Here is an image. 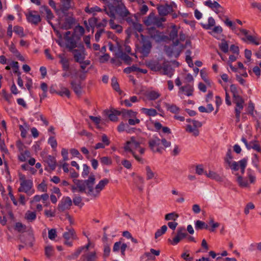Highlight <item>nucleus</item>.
I'll return each instance as SVG.
<instances>
[{
    "label": "nucleus",
    "mask_w": 261,
    "mask_h": 261,
    "mask_svg": "<svg viewBox=\"0 0 261 261\" xmlns=\"http://www.w3.org/2000/svg\"><path fill=\"white\" fill-rule=\"evenodd\" d=\"M95 182V176L93 174H91L87 179V195L93 198L98 197L99 196L101 191L109 182V180L107 178H103L100 180L95 187H94Z\"/></svg>",
    "instance_id": "f257e3e1"
},
{
    "label": "nucleus",
    "mask_w": 261,
    "mask_h": 261,
    "mask_svg": "<svg viewBox=\"0 0 261 261\" xmlns=\"http://www.w3.org/2000/svg\"><path fill=\"white\" fill-rule=\"evenodd\" d=\"M105 13L113 19L115 18V14H117L120 17L124 18L127 17L129 12L122 3L118 4L116 6L109 5L104 9Z\"/></svg>",
    "instance_id": "f03ea898"
},
{
    "label": "nucleus",
    "mask_w": 261,
    "mask_h": 261,
    "mask_svg": "<svg viewBox=\"0 0 261 261\" xmlns=\"http://www.w3.org/2000/svg\"><path fill=\"white\" fill-rule=\"evenodd\" d=\"M149 146L153 152L161 153L165 148L171 146V142L166 139H160L155 136H153L148 142Z\"/></svg>",
    "instance_id": "7ed1b4c3"
},
{
    "label": "nucleus",
    "mask_w": 261,
    "mask_h": 261,
    "mask_svg": "<svg viewBox=\"0 0 261 261\" xmlns=\"http://www.w3.org/2000/svg\"><path fill=\"white\" fill-rule=\"evenodd\" d=\"M172 41V45L168 47L166 49V53L170 57H174L175 58H177L186 46L183 44H179V40L178 39Z\"/></svg>",
    "instance_id": "20e7f679"
},
{
    "label": "nucleus",
    "mask_w": 261,
    "mask_h": 261,
    "mask_svg": "<svg viewBox=\"0 0 261 261\" xmlns=\"http://www.w3.org/2000/svg\"><path fill=\"white\" fill-rule=\"evenodd\" d=\"M240 32L237 34L238 35L241 36H244V37H242L241 39L244 42L249 41L254 45H258L261 44V37L257 36H253L248 34V31L244 29H239Z\"/></svg>",
    "instance_id": "39448f33"
},
{
    "label": "nucleus",
    "mask_w": 261,
    "mask_h": 261,
    "mask_svg": "<svg viewBox=\"0 0 261 261\" xmlns=\"http://www.w3.org/2000/svg\"><path fill=\"white\" fill-rule=\"evenodd\" d=\"M165 21V18L155 16L154 13H151L149 14L143 21L147 26L153 25L161 27L162 26V23Z\"/></svg>",
    "instance_id": "423d86ee"
},
{
    "label": "nucleus",
    "mask_w": 261,
    "mask_h": 261,
    "mask_svg": "<svg viewBox=\"0 0 261 261\" xmlns=\"http://www.w3.org/2000/svg\"><path fill=\"white\" fill-rule=\"evenodd\" d=\"M149 34L150 38L157 43L166 42L169 40L168 36L164 32H160L153 28L149 29Z\"/></svg>",
    "instance_id": "0eeeda50"
},
{
    "label": "nucleus",
    "mask_w": 261,
    "mask_h": 261,
    "mask_svg": "<svg viewBox=\"0 0 261 261\" xmlns=\"http://www.w3.org/2000/svg\"><path fill=\"white\" fill-rule=\"evenodd\" d=\"M74 186L71 187V191L73 193L81 192L85 193L87 195L88 187L87 186V179L73 180Z\"/></svg>",
    "instance_id": "6e6552de"
},
{
    "label": "nucleus",
    "mask_w": 261,
    "mask_h": 261,
    "mask_svg": "<svg viewBox=\"0 0 261 261\" xmlns=\"http://www.w3.org/2000/svg\"><path fill=\"white\" fill-rule=\"evenodd\" d=\"M140 37L141 38V43L142 44L140 51L143 56L146 57L150 51L152 44L148 37L144 36L141 34H140Z\"/></svg>",
    "instance_id": "1a4fd4ad"
},
{
    "label": "nucleus",
    "mask_w": 261,
    "mask_h": 261,
    "mask_svg": "<svg viewBox=\"0 0 261 261\" xmlns=\"http://www.w3.org/2000/svg\"><path fill=\"white\" fill-rule=\"evenodd\" d=\"M64 39L65 40L66 46L69 50L75 48L77 46V42L79 40L76 39V37L70 31H67L65 33Z\"/></svg>",
    "instance_id": "9d476101"
},
{
    "label": "nucleus",
    "mask_w": 261,
    "mask_h": 261,
    "mask_svg": "<svg viewBox=\"0 0 261 261\" xmlns=\"http://www.w3.org/2000/svg\"><path fill=\"white\" fill-rule=\"evenodd\" d=\"M233 102L236 103L235 113L236 121L239 122L240 119L241 111L244 108V101L241 96L239 95L233 96Z\"/></svg>",
    "instance_id": "9b49d317"
},
{
    "label": "nucleus",
    "mask_w": 261,
    "mask_h": 261,
    "mask_svg": "<svg viewBox=\"0 0 261 261\" xmlns=\"http://www.w3.org/2000/svg\"><path fill=\"white\" fill-rule=\"evenodd\" d=\"M73 56L75 61L79 63L82 62L86 57V51L84 46L80 45L76 49H72L69 50Z\"/></svg>",
    "instance_id": "f8f14e48"
},
{
    "label": "nucleus",
    "mask_w": 261,
    "mask_h": 261,
    "mask_svg": "<svg viewBox=\"0 0 261 261\" xmlns=\"http://www.w3.org/2000/svg\"><path fill=\"white\" fill-rule=\"evenodd\" d=\"M33 180L31 179H28L27 181L20 183V187L18 188V192H24L28 195H32L35 192L33 187Z\"/></svg>",
    "instance_id": "ddd939ff"
},
{
    "label": "nucleus",
    "mask_w": 261,
    "mask_h": 261,
    "mask_svg": "<svg viewBox=\"0 0 261 261\" xmlns=\"http://www.w3.org/2000/svg\"><path fill=\"white\" fill-rule=\"evenodd\" d=\"M140 143L136 140L135 137H132L129 140H128L124 145L123 148L126 152H133L139 148Z\"/></svg>",
    "instance_id": "4468645a"
},
{
    "label": "nucleus",
    "mask_w": 261,
    "mask_h": 261,
    "mask_svg": "<svg viewBox=\"0 0 261 261\" xmlns=\"http://www.w3.org/2000/svg\"><path fill=\"white\" fill-rule=\"evenodd\" d=\"M193 86L190 84H187L185 86H180L179 88L178 95L181 98H182V95H186L187 96H191L193 95Z\"/></svg>",
    "instance_id": "2eb2a0df"
},
{
    "label": "nucleus",
    "mask_w": 261,
    "mask_h": 261,
    "mask_svg": "<svg viewBox=\"0 0 261 261\" xmlns=\"http://www.w3.org/2000/svg\"><path fill=\"white\" fill-rule=\"evenodd\" d=\"M241 141L244 143L248 150L253 149L258 152H261V147L258 144L256 140H254L248 143L246 138L244 137H242L241 138Z\"/></svg>",
    "instance_id": "dca6fc26"
},
{
    "label": "nucleus",
    "mask_w": 261,
    "mask_h": 261,
    "mask_svg": "<svg viewBox=\"0 0 261 261\" xmlns=\"http://www.w3.org/2000/svg\"><path fill=\"white\" fill-rule=\"evenodd\" d=\"M25 16L28 21L32 24H37L41 21L40 16L36 11H30Z\"/></svg>",
    "instance_id": "f3484780"
},
{
    "label": "nucleus",
    "mask_w": 261,
    "mask_h": 261,
    "mask_svg": "<svg viewBox=\"0 0 261 261\" xmlns=\"http://www.w3.org/2000/svg\"><path fill=\"white\" fill-rule=\"evenodd\" d=\"M72 200L69 197H64L59 203L58 208L60 211L63 212L69 209L72 205Z\"/></svg>",
    "instance_id": "a211bd4d"
},
{
    "label": "nucleus",
    "mask_w": 261,
    "mask_h": 261,
    "mask_svg": "<svg viewBox=\"0 0 261 261\" xmlns=\"http://www.w3.org/2000/svg\"><path fill=\"white\" fill-rule=\"evenodd\" d=\"M187 236L184 228H179L178 229L176 235L173 238L171 244L173 245H177L181 240L185 238Z\"/></svg>",
    "instance_id": "6ab92c4d"
},
{
    "label": "nucleus",
    "mask_w": 261,
    "mask_h": 261,
    "mask_svg": "<svg viewBox=\"0 0 261 261\" xmlns=\"http://www.w3.org/2000/svg\"><path fill=\"white\" fill-rule=\"evenodd\" d=\"M97 258L95 251L85 252L81 256L83 261H96Z\"/></svg>",
    "instance_id": "aec40b11"
},
{
    "label": "nucleus",
    "mask_w": 261,
    "mask_h": 261,
    "mask_svg": "<svg viewBox=\"0 0 261 261\" xmlns=\"http://www.w3.org/2000/svg\"><path fill=\"white\" fill-rule=\"evenodd\" d=\"M40 9H41V11L42 12H45L46 13V19H47L48 23L49 24H50V25H51L53 28L54 29V30L56 31V29H55L54 26L53 25L52 23H51L50 22V20L51 19H52L54 17V15H53V13L51 12V11H50V10L46 6H41Z\"/></svg>",
    "instance_id": "412c9836"
},
{
    "label": "nucleus",
    "mask_w": 261,
    "mask_h": 261,
    "mask_svg": "<svg viewBox=\"0 0 261 261\" xmlns=\"http://www.w3.org/2000/svg\"><path fill=\"white\" fill-rule=\"evenodd\" d=\"M158 9L159 14L163 16L167 15L172 11V7L169 5L160 6Z\"/></svg>",
    "instance_id": "4be33fe9"
},
{
    "label": "nucleus",
    "mask_w": 261,
    "mask_h": 261,
    "mask_svg": "<svg viewBox=\"0 0 261 261\" xmlns=\"http://www.w3.org/2000/svg\"><path fill=\"white\" fill-rule=\"evenodd\" d=\"M145 96L148 100H155L160 97L161 94L158 91L149 90L146 93Z\"/></svg>",
    "instance_id": "5701e85b"
},
{
    "label": "nucleus",
    "mask_w": 261,
    "mask_h": 261,
    "mask_svg": "<svg viewBox=\"0 0 261 261\" xmlns=\"http://www.w3.org/2000/svg\"><path fill=\"white\" fill-rule=\"evenodd\" d=\"M115 55L117 57L123 60L127 64H130L132 62L131 58L121 50H119Z\"/></svg>",
    "instance_id": "b1692460"
},
{
    "label": "nucleus",
    "mask_w": 261,
    "mask_h": 261,
    "mask_svg": "<svg viewBox=\"0 0 261 261\" xmlns=\"http://www.w3.org/2000/svg\"><path fill=\"white\" fill-rule=\"evenodd\" d=\"M58 57L60 59V63L62 64L63 70L67 71L69 69V64L68 59L63 54L59 55Z\"/></svg>",
    "instance_id": "393cba45"
},
{
    "label": "nucleus",
    "mask_w": 261,
    "mask_h": 261,
    "mask_svg": "<svg viewBox=\"0 0 261 261\" xmlns=\"http://www.w3.org/2000/svg\"><path fill=\"white\" fill-rule=\"evenodd\" d=\"M145 169V175L147 180H151L156 178L157 175L155 172L153 171L149 166H146Z\"/></svg>",
    "instance_id": "a878e982"
},
{
    "label": "nucleus",
    "mask_w": 261,
    "mask_h": 261,
    "mask_svg": "<svg viewBox=\"0 0 261 261\" xmlns=\"http://www.w3.org/2000/svg\"><path fill=\"white\" fill-rule=\"evenodd\" d=\"M237 175V181L238 182L239 185L241 188H248L249 187L250 183L248 180L246 178H244L241 175H239L238 174H236Z\"/></svg>",
    "instance_id": "bb28decb"
},
{
    "label": "nucleus",
    "mask_w": 261,
    "mask_h": 261,
    "mask_svg": "<svg viewBox=\"0 0 261 261\" xmlns=\"http://www.w3.org/2000/svg\"><path fill=\"white\" fill-rule=\"evenodd\" d=\"M75 22V19L72 16H68L65 18V23L62 26L64 29L67 30L71 28Z\"/></svg>",
    "instance_id": "cd10ccee"
},
{
    "label": "nucleus",
    "mask_w": 261,
    "mask_h": 261,
    "mask_svg": "<svg viewBox=\"0 0 261 261\" xmlns=\"http://www.w3.org/2000/svg\"><path fill=\"white\" fill-rule=\"evenodd\" d=\"M119 132H126L127 133H131L134 132V128H130L128 124L124 123L123 122L120 123L117 127Z\"/></svg>",
    "instance_id": "c85d7f7f"
},
{
    "label": "nucleus",
    "mask_w": 261,
    "mask_h": 261,
    "mask_svg": "<svg viewBox=\"0 0 261 261\" xmlns=\"http://www.w3.org/2000/svg\"><path fill=\"white\" fill-rule=\"evenodd\" d=\"M45 162L52 170L56 168V160L55 157L50 155H48L45 159Z\"/></svg>",
    "instance_id": "c756f323"
},
{
    "label": "nucleus",
    "mask_w": 261,
    "mask_h": 261,
    "mask_svg": "<svg viewBox=\"0 0 261 261\" xmlns=\"http://www.w3.org/2000/svg\"><path fill=\"white\" fill-rule=\"evenodd\" d=\"M205 175L206 177L217 181H221L222 180V177L218 173L213 171H209L208 173L205 172Z\"/></svg>",
    "instance_id": "7c9ffc66"
},
{
    "label": "nucleus",
    "mask_w": 261,
    "mask_h": 261,
    "mask_svg": "<svg viewBox=\"0 0 261 261\" xmlns=\"http://www.w3.org/2000/svg\"><path fill=\"white\" fill-rule=\"evenodd\" d=\"M85 11L86 13L91 14L93 16L95 15L96 12H100L104 11L97 6H94L92 7H87L85 9Z\"/></svg>",
    "instance_id": "2f4dec72"
},
{
    "label": "nucleus",
    "mask_w": 261,
    "mask_h": 261,
    "mask_svg": "<svg viewBox=\"0 0 261 261\" xmlns=\"http://www.w3.org/2000/svg\"><path fill=\"white\" fill-rule=\"evenodd\" d=\"M36 217L37 216L35 211H27L24 215V218L29 222L35 221Z\"/></svg>",
    "instance_id": "473e14b6"
},
{
    "label": "nucleus",
    "mask_w": 261,
    "mask_h": 261,
    "mask_svg": "<svg viewBox=\"0 0 261 261\" xmlns=\"http://www.w3.org/2000/svg\"><path fill=\"white\" fill-rule=\"evenodd\" d=\"M123 118L128 120L129 118H132L137 116V113L133 110H124L121 112Z\"/></svg>",
    "instance_id": "72a5a7b5"
},
{
    "label": "nucleus",
    "mask_w": 261,
    "mask_h": 261,
    "mask_svg": "<svg viewBox=\"0 0 261 261\" xmlns=\"http://www.w3.org/2000/svg\"><path fill=\"white\" fill-rule=\"evenodd\" d=\"M233 157L232 156V152L230 148H228L227 150L226 155L224 158V161L225 164H227V166H229L232 162Z\"/></svg>",
    "instance_id": "f704fd0d"
},
{
    "label": "nucleus",
    "mask_w": 261,
    "mask_h": 261,
    "mask_svg": "<svg viewBox=\"0 0 261 261\" xmlns=\"http://www.w3.org/2000/svg\"><path fill=\"white\" fill-rule=\"evenodd\" d=\"M163 73L169 77H171L173 74V70L171 66L168 64H164L162 67Z\"/></svg>",
    "instance_id": "c9c22d12"
},
{
    "label": "nucleus",
    "mask_w": 261,
    "mask_h": 261,
    "mask_svg": "<svg viewBox=\"0 0 261 261\" xmlns=\"http://www.w3.org/2000/svg\"><path fill=\"white\" fill-rule=\"evenodd\" d=\"M85 33L84 28L81 25H77L74 29V32L72 33L76 37V39H80L81 37Z\"/></svg>",
    "instance_id": "e433bc0d"
},
{
    "label": "nucleus",
    "mask_w": 261,
    "mask_h": 261,
    "mask_svg": "<svg viewBox=\"0 0 261 261\" xmlns=\"http://www.w3.org/2000/svg\"><path fill=\"white\" fill-rule=\"evenodd\" d=\"M72 88L77 96H80L82 94V86L80 83L73 81L71 83Z\"/></svg>",
    "instance_id": "4c0bfd02"
},
{
    "label": "nucleus",
    "mask_w": 261,
    "mask_h": 261,
    "mask_svg": "<svg viewBox=\"0 0 261 261\" xmlns=\"http://www.w3.org/2000/svg\"><path fill=\"white\" fill-rule=\"evenodd\" d=\"M141 111L142 113L145 114L148 116H155L158 115V112L155 109L151 108V109H147L145 108H143L141 109Z\"/></svg>",
    "instance_id": "58836bf2"
},
{
    "label": "nucleus",
    "mask_w": 261,
    "mask_h": 261,
    "mask_svg": "<svg viewBox=\"0 0 261 261\" xmlns=\"http://www.w3.org/2000/svg\"><path fill=\"white\" fill-rule=\"evenodd\" d=\"M223 29L222 28L220 25L215 26L212 31L210 32V34L213 36L217 39H220V38L219 37L218 35H220L222 33Z\"/></svg>",
    "instance_id": "ea45409f"
},
{
    "label": "nucleus",
    "mask_w": 261,
    "mask_h": 261,
    "mask_svg": "<svg viewBox=\"0 0 261 261\" xmlns=\"http://www.w3.org/2000/svg\"><path fill=\"white\" fill-rule=\"evenodd\" d=\"M171 31L169 34V40L174 41L177 38L178 35V30L175 25L173 24L171 26Z\"/></svg>",
    "instance_id": "a19ab883"
},
{
    "label": "nucleus",
    "mask_w": 261,
    "mask_h": 261,
    "mask_svg": "<svg viewBox=\"0 0 261 261\" xmlns=\"http://www.w3.org/2000/svg\"><path fill=\"white\" fill-rule=\"evenodd\" d=\"M63 237L66 240H69L70 239H75V232L74 229H70L67 231L63 233Z\"/></svg>",
    "instance_id": "79ce46f5"
},
{
    "label": "nucleus",
    "mask_w": 261,
    "mask_h": 261,
    "mask_svg": "<svg viewBox=\"0 0 261 261\" xmlns=\"http://www.w3.org/2000/svg\"><path fill=\"white\" fill-rule=\"evenodd\" d=\"M114 19H115L111 18L109 21L110 27L112 29L115 30L117 33H120L122 31V27L119 24H116L114 22Z\"/></svg>",
    "instance_id": "37998d69"
},
{
    "label": "nucleus",
    "mask_w": 261,
    "mask_h": 261,
    "mask_svg": "<svg viewBox=\"0 0 261 261\" xmlns=\"http://www.w3.org/2000/svg\"><path fill=\"white\" fill-rule=\"evenodd\" d=\"M165 106L168 111L173 114L178 113L179 111V108L175 105H170L168 103H165Z\"/></svg>",
    "instance_id": "c03bdc74"
},
{
    "label": "nucleus",
    "mask_w": 261,
    "mask_h": 261,
    "mask_svg": "<svg viewBox=\"0 0 261 261\" xmlns=\"http://www.w3.org/2000/svg\"><path fill=\"white\" fill-rule=\"evenodd\" d=\"M120 114L121 112L120 111L114 110L111 111L110 113L108 114V116L110 120L112 121H117L118 120L117 116Z\"/></svg>",
    "instance_id": "a18cd8bd"
},
{
    "label": "nucleus",
    "mask_w": 261,
    "mask_h": 261,
    "mask_svg": "<svg viewBox=\"0 0 261 261\" xmlns=\"http://www.w3.org/2000/svg\"><path fill=\"white\" fill-rule=\"evenodd\" d=\"M30 158V152L29 150L22 151L18 155V159L21 162H25Z\"/></svg>",
    "instance_id": "49530a36"
},
{
    "label": "nucleus",
    "mask_w": 261,
    "mask_h": 261,
    "mask_svg": "<svg viewBox=\"0 0 261 261\" xmlns=\"http://www.w3.org/2000/svg\"><path fill=\"white\" fill-rule=\"evenodd\" d=\"M195 227L196 229H208V226L205 222L200 220L195 221Z\"/></svg>",
    "instance_id": "de8ad7c7"
},
{
    "label": "nucleus",
    "mask_w": 261,
    "mask_h": 261,
    "mask_svg": "<svg viewBox=\"0 0 261 261\" xmlns=\"http://www.w3.org/2000/svg\"><path fill=\"white\" fill-rule=\"evenodd\" d=\"M215 24V20L212 17H209L208 18V23L207 24L201 23L203 28L206 30H210Z\"/></svg>",
    "instance_id": "09e8293b"
},
{
    "label": "nucleus",
    "mask_w": 261,
    "mask_h": 261,
    "mask_svg": "<svg viewBox=\"0 0 261 261\" xmlns=\"http://www.w3.org/2000/svg\"><path fill=\"white\" fill-rule=\"evenodd\" d=\"M247 174L249 179V182L250 184L254 183L256 180V176L254 171L250 169H248L247 170Z\"/></svg>",
    "instance_id": "8fccbe9b"
},
{
    "label": "nucleus",
    "mask_w": 261,
    "mask_h": 261,
    "mask_svg": "<svg viewBox=\"0 0 261 261\" xmlns=\"http://www.w3.org/2000/svg\"><path fill=\"white\" fill-rule=\"evenodd\" d=\"M138 101V97L136 96H133L128 99H125L123 101L124 104L127 107H131L132 106V102L135 103Z\"/></svg>",
    "instance_id": "3c124183"
},
{
    "label": "nucleus",
    "mask_w": 261,
    "mask_h": 261,
    "mask_svg": "<svg viewBox=\"0 0 261 261\" xmlns=\"http://www.w3.org/2000/svg\"><path fill=\"white\" fill-rule=\"evenodd\" d=\"M186 131L192 133L195 136H198L199 134L198 129L196 127L193 126L191 124H188L187 125Z\"/></svg>",
    "instance_id": "603ef678"
},
{
    "label": "nucleus",
    "mask_w": 261,
    "mask_h": 261,
    "mask_svg": "<svg viewBox=\"0 0 261 261\" xmlns=\"http://www.w3.org/2000/svg\"><path fill=\"white\" fill-rule=\"evenodd\" d=\"M62 4L61 10L65 13L67 10L71 7L70 0H61Z\"/></svg>",
    "instance_id": "864d4df0"
},
{
    "label": "nucleus",
    "mask_w": 261,
    "mask_h": 261,
    "mask_svg": "<svg viewBox=\"0 0 261 261\" xmlns=\"http://www.w3.org/2000/svg\"><path fill=\"white\" fill-rule=\"evenodd\" d=\"M220 49L224 53L228 51L229 46L227 41L225 39H222L221 42L219 44Z\"/></svg>",
    "instance_id": "5fc2aeb1"
},
{
    "label": "nucleus",
    "mask_w": 261,
    "mask_h": 261,
    "mask_svg": "<svg viewBox=\"0 0 261 261\" xmlns=\"http://www.w3.org/2000/svg\"><path fill=\"white\" fill-rule=\"evenodd\" d=\"M204 5L205 6L211 8L212 10L216 7H219V3L216 1H212V0H207L204 2Z\"/></svg>",
    "instance_id": "6e6d98bb"
},
{
    "label": "nucleus",
    "mask_w": 261,
    "mask_h": 261,
    "mask_svg": "<svg viewBox=\"0 0 261 261\" xmlns=\"http://www.w3.org/2000/svg\"><path fill=\"white\" fill-rule=\"evenodd\" d=\"M223 22L227 27H229L232 31L236 32L237 28L235 24L229 20L228 17H226V19L223 20Z\"/></svg>",
    "instance_id": "4d7b16f0"
},
{
    "label": "nucleus",
    "mask_w": 261,
    "mask_h": 261,
    "mask_svg": "<svg viewBox=\"0 0 261 261\" xmlns=\"http://www.w3.org/2000/svg\"><path fill=\"white\" fill-rule=\"evenodd\" d=\"M223 22L227 27H229L232 31L236 32L237 28L235 24L229 20L228 17H226V19L223 20Z\"/></svg>",
    "instance_id": "13d9d810"
},
{
    "label": "nucleus",
    "mask_w": 261,
    "mask_h": 261,
    "mask_svg": "<svg viewBox=\"0 0 261 261\" xmlns=\"http://www.w3.org/2000/svg\"><path fill=\"white\" fill-rule=\"evenodd\" d=\"M247 158H243V159L239 161L240 168L241 169V172L242 174H243L245 172V168L247 164Z\"/></svg>",
    "instance_id": "bf43d9fd"
},
{
    "label": "nucleus",
    "mask_w": 261,
    "mask_h": 261,
    "mask_svg": "<svg viewBox=\"0 0 261 261\" xmlns=\"http://www.w3.org/2000/svg\"><path fill=\"white\" fill-rule=\"evenodd\" d=\"M179 216L175 212L170 213L165 215V219L167 221L173 220L175 221Z\"/></svg>",
    "instance_id": "052dcab7"
},
{
    "label": "nucleus",
    "mask_w": 261,
    "mask_h": 261,
    "mask_svg": "<svg viewBox=\"0 0 261 261\" xmlns=\"http://www.w3.org/2000/svg\"><path fill=\"white\" fill-rule=\"evenodd\" d=\"M13 31L20 37L24 36L23 29L21 27L18 25L15 26L13 28Z\"/></svg>",
    "instance_id": "680f3d73"
},
{
    "label": "nucleus",
    "mask_w": 261,
    "mask_h": 261,
    "mask_svg": "<svg viewBox=\"0 0 261 261\" xmlns=\"http://www.w3.org/2000/svg\"><path fill=\"white\" fill-rule=\"evenodd\" d=\"M167 229L166 225H163L161 227V229H158L155 233V238H158L163 234Z\"/></svg>",
    "instance_id": "e2e57ef3"
},
{
    "label": "nucleus",
    "mask_w": 261,
    "mask_h": 261,
    "mask_svg": "<svg viewBox=\"0 0 261 261\" xmlns=\"http://www.w3.org/2000/svg\"><path fill=\"white\" fill-rule=\"evenodd\" d=\"M258 162L259 159L256 153L252 154V157L251 158V163L253 166L256 168H258Z\"/></svg>",
    "instance_id": "0e129e2a"
},
{
    "label": "nucleus",
    "mask_w": 261,
    "mask_h": 261,
    "mask_svg": "<svg viewBox=\"0 0 261 261\" xmlns=\"http://www.w3.org/2000/svg\"><path fill=\"white\" fill-rule=\"evenodd\" d=\"M90 172V167L86 164L83 165V171L82 172V176L83 178H86Z\"/></svg>",
    "instance_id": "69168bd1"
},
{
    "label": "nucleus",
    "mask_w": 261,
    "mask_h": 261,
    "mask_svg": "<svg viewBox=\"0 0 261 261\" xmlns=\"http://www.w3.org/2000/svg\"><path fill=\"white\" fill-rule=\"evenodd\" d=\"M15 229L18 232H23L25 231L26 226L21 222H17L15 225Z\"/></svg>",
    "instance_id": "338daca9"
},
{
    "label": "nucleus",
    "mask_w": 261,
    "mask_h": 261,
    "mask_svg": "<svg viewBox=\"0 0 261 261\" xmlns=\"http://www.w3.org/2000/svg\"><path fill=\"white\" fill-rule=\"evenodd\" d=\"M228 166L232 171H237L239 170V169L240 168L239 161V162L234 161V162H232Z\"/></svg>",
    "instance_id": "774afa93"
}]
</instances>
